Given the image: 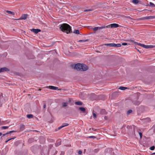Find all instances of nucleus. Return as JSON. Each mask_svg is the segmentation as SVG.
Here are the masks:
<instances>
[{
  "mask_svg": "<svg viewBox=\"0 0 155 155\" xmlns=\"http://www.w3.org/2000/svg\"><path fill=\"white\" fill-rule=\"evenodd\" d=\"M68 102H63L62 104V106L63 107H67L68 105Z\"/></svg>",
  "mask_w": 155,
  "mask_h": 155,
  "instance_id": "nucleus-16",
  "label": "nucleus"
},
{
  "mask_svg": "<svg viewBox=\"0 0 155 155\" xmlns=\"http://www.w3.org/2000/svg\"><path fill=\"white\" fill-rule=\"evenodd\" d=\"M46 107V104H44V106H43L44 108H45Z\"/></svg>",
  "mask_w": 155,
  "mask_h": 155,
  "instance_id": "nucleus-45",
  "label": "nucleus"
},
{
  "mask_svg": "<svg viewBox=\"0 0 155 155\" xmlns=\"http://www.w3.org/2000/svg\"><path fill=\"white\" fill-rule=\"evenodd\" d=\"M93 117L94 118H95L97 117V115L93 113Z\"/></svg>",
  "mask_w": 155,
  "mask_h": 155,
  "instance_id": "nucleus-34",
  "label": "nucleus"
},
{
  "mask_svg": "<svg viewBox=\"0 0 155 155\" xmlns=\"http://www.w3.org/2000/svg\"><path fill=\"white\" fill-rule=\"evenodd\" d=\"M149 6L151 7L152 8L154 7H155V5L153 3L151 2H150L149 3Z\"/></svg>",
  "mask_w": 155,
  "mask_h": 155,
  "instance_id": "nucleus-21",
  "label": "nucleus"
},
{
  "mask_svg": "<svg viewBox=\"0 0 155 155\" xmlns=\"http://www.w3.org/2000/svg\"><path fill=\"white\" fill-rule=\"evenodd\" d=\"M100 97H101V99L102 100H104L105 99V97L104 95H101L100 96Z\"/></svg>",
  "mask_w": 155,
  "mask_h": 155,
  "instance_id": "nucleus-27",
  "label": "nucleus"
},
{
  "mask_svg": "<svg viewBox=\"0 0 155 155\" xmlns=\"http://www.w3.org/2000/svg\"><path fill=\"white\" fill-rule=\"evenodd\" d=\"M92 11V10L91 9H86L84 11V12H89V11Z\"/></svg>",
  "mask_w": 155,
  "mask_h": 155,
  "instance_id": "nucleus-35",
  "label": "nucleus"
},
{
  "mask_svg": "<svg viewBox=\"0 0 155 155\" xmlns=\"http://www.w3.org/2000/svg\"><path fill=\"white\" fill-rule=\"evenodd\" d=\"M2 128L4 129H7L8 128V126H2L1 127Z\"/></svg>",
  "mask_w": 155,
  "mask_h": 155,
  "instance_id": "nucleus-29",
  "label": "nucleus"
},
{
  "mask_svg": "<svg viewBox=\"0 0 155 155\" xmlns=\"http://www.w3.org/2000/svg\"><path fill=\"white\" fill-rule=\"evenodd\" d=\"M3 72L2 68H0V73Z\"/></svg>",
  "mask_w": 155,
  "mask_h": 155,
  "instance_id": "nucleus-43",
  "label": "nucleus"
},
{
  "mask_svg": "<svg viewBox=\"0 0 155 155\" xmlns=\"http://www.w3.org/2000/svg\"><path fill=\"white\" fill-rule=\"evenodd\" d=\"M5 102V100L3 98L2 95H1L0 96V106H1L3 103H4Z\"/></svg>",
  "mask_w": 155,
  "mask_h": 155,
  "instance_id": "nucleus-5",
  "label": "nucleus"
},
{
  "mask_svg": "<svg viewBox=\"0 0 155 155\" xmlns=\"http://www.w3.org/2000/svg\"><path fill=\"white\" fill-rule=\"evenodd\" d=\"M75 104L77 105H81L82 104V103L81 101H78L75 102Z\"/></svg>",
  "mask_w": 155,
  "mask_h": 155,
  "instance_id": "nucleus-17",
  "label": "nucleus"
},
{
  "mask_svg": "<svg viewBox=\"0 0 155 155\" xmlns=\"http://www.w3.org/2000/svg\"><path fill=\"white\" fill-rule=\"evenodd\" d=\"M154 146H153L150 147V149L151 150H153L155 149Z\"/></svg>",
  "mask_w": 155,
  "mask_h": 155,
  "instance_id": "nucleus-31",
  "label": "nucleus"
},
{
  "mask_svg": "<svg viewBox=\"0 0 155 155\" xmlns=\"http://www.w3.org/2000/svg\"><path fill=\"white\" fill-rule=\"evenodd\" d=\"M109 25L110 26L111 28H116L119 26V25L118 24L115 23L111 24Z\"/></svg>",
  "mask_w": 155,
  "mask_h": 155,
  "instance_id": "nucleus-10",
  "label": "nucleus"
},
{
  "mask_svg": "<svg viewBox=\"0 0 155 155\" xmlns=\"http://www.w3.org/2000/svg\"><path fill=\"white\" fill-rule=\"evenodd\" d=\"M89 41L88 39H86V40H79V41H78V42H82L83 43H84L87 42Z\"/></svg>",
  "mask_w": 155,
  "mask_h": 155,
  "instance_id": "nucleus-12",
  "label": "nucleus"
},
{
  "mask_svg": "<svg viewBox=\"0 0 155 155\" xmlns=\"http://www.w3.org/2000/svg\"><path fill=\"white\" fill-rule=\"evenodd\" d=\"M119 89L121 90H125L127 89V87H120L119 88Z\"/></svg>",
  "mask_w": 155,
  "mask_h": 155,
  "instance_id": "nucleus-24",
  "label": "nucleus"
},
{
  "mask_svg": "<svg viewBox=\"0 0 155 155\" xmlns=\"http://www.w3.org/2000/svg\"><path fill=\"white\" fill-rule=\"evenodd\" d=\"M153 154H155V153H152L151 154V155H153Z\"/></svg>",
  "mask_w": 155,
  "mask_h": 155,
  "instance_id": "nucleus-47",
  "label": "nucleus"
},
{
  "mask_svg": "<svg viewBox=\"0 0 155 155\" xmlns=\"http://www.w3.org/2000/svg\"><path fill=\"white\" fill-rule=\"evenodd\" d=\"M104 118L105 120H107L108 119V117L107 116H105Z\"/></svg>",
  "mask_w": 155,
  "mask_h": 155,
  "instance_id": "nucleus-44",
  "label": "nucleus"
},
{
  "mask_svg": "<svg viewBox=\"0 0 155 155\" xmlns=\"http://www.w3.org/2000/svg\"><path fill=\"white\" fill-rule=\"evenodd\" d=\"M109 26H110V25H108V26H101V27H98V29L100 30V29H102L103 28H107L108 27H109Z\"/></svg>",
  "mask_w": 155,
  "mask_h": 155,
  "instance_id": "nucleus-15",
  "label": "nucleus"
},
{
  "mask_svg": "<svg viewBox=\"0 0 155 155\" xmlns=\"http://www.w3.org/2000/svg\"><path fill=\"white\" fill-rule=\"evenodd\" d=\"M139 135H140V138H141V137H142V133H141V132H139Z\"/></svg>",
  "mask_w": 155,
  "mask_h": 155,
  "instance_id": "nucleus-41",
  "label": "nucleus"
},
{
  "mask_svg": "<svg viewBox=\"0 0 155 155\" xmlns=\"http://www.w3.org/2000/svg\"><path fill=\"white\" fill-rule=\"evenodd\" d=\"M105 45L107 46H109L110 47H120L121 46V45L120 44H115L114 43H110L105 44Z\"/></svg>",
  "mask_w": 155,
  "mask_h": 155,
  "instance_id": "nucleus-3",
  "label": "nucleus"
},
{
  "mask_svg": "<svg viewBox=\"0 0 155 155\" xmlns=\"http://www.w3.org/2000/svg\"><path fill=\"white\" fill-rule=\"evenodd\" d=\"M127 43H122V45H127Z\"/></svg>",
  "mask_w": 155,
  "mask_h": 155,
  "instance_id": "nucleus-42",
  "label": "nucleus"
},
{
  "mask_svg": "<svg viewBox=\"0 0 155 155\" xmlns=\"http://www.w3.org/2000/svg\"><path fill=\"white\" fill-rule=\"evenodd\" d=\"M73 33L75 34H79V30H74V31H73Z\"/></svg>",
  "mask_w": 155,
  "mask_h": 155,
  "instance_id": "nucleus-22",
  "label": "nucleus"
},
{
  "mask_svg": "<svg viewBox=\"0 0 155 155\" xmlns=\"http://www.w3.org/2000/svg\"><path fill=\"white\" fill-rule=\"evenodd\" d=\"M15 138V137H13V138H11L10 139H8V140H7V141H5V143H7L8 141H9L11 140L12 139H14V138Z\"/></svg>",
  "mask_w": 155,
  "mask_h": 155,
  "instance_id": "nucleus-30",
  "label": "nucleus"
},
{
  "mask_svg": "<svg viewBox=\"0 0 155 155\" xmlns=\"http://www.w3.org/2000/svg\"><path fill=\"white\" fill-rule=\"evenodd\" d=\"M6 12L9 14L12 15H15V13L9 11H6Z\"/></svg>",
  "mask_w": 155,
  "mask_h": 155,
  "instance_id": "nucleus-13",
  "label": "nucleus"
},
{
  "mask_svg": "<svg viewBox=\"0 0 155 155\" xmlns=\"http://www.w3.org/2000/svg\"><path fill=\"white\" fill-rule=\"evenodd\" d=\"M61 142H60L58 143H56L55 144V145L56 147H57V146H59V145H61Z\"/></svg>",
  "mask_w": 155,
  "mask_h": 155,
  "instance_id": "nucleus-32",
  "label": "nucleus"
},
{
  "mask_svg": "<svg viewBox=\"0 0 155 155\" xmlns=\"http://www.w3.org/2000/svg\"><path fill=\"white\" fill-rule=\"evenodd\" d=\"M89 137L90 138H96V137L94 136H90Z\"/></svg>",
  "mask_w": 155,
  "mask_h": 155,
  "instance_id": "nucleus-39",
  "label": "nucleus"
},
{
  "mask_svg": "<svg viewBox=\"0 0 155 155\" xmlns=\"http://www.w3.org/2000/svg\"><path fill=\"white\" fill-rule=\"evenodd\" d=\"M59 28L61 31L67 34L72 32L71 27L69 25L66 23H64L60 25Z\"/></svg>",
  "mask_w": 155,
  "mask_h": 155,
  "instance_id": "nucleus-2",
  "label": "nucleus"
},
{
  "mask_svg": "<svg viewBox=\"0 0 155 155\" xmlns=\"http://www.w3.org/2000/svg\"><path fill=\"white\" fill-rule=\"evenodd\" d=\"M131 42H134L135 44H137L138 45H139L144 48L145 47V45L144 44H140V43H138L137 42H134V41H131Z\"/></svg>",
  "mask_w": 155,
  "mask_h": 155,
  "instance_id": "nucleus-11",
  "label": "nucleus"
},
{
  "mask_svg": "<svg viewBox=\"0 0 155 155\" xmlns=\"http://www.w3.org/2000/svg\"><path fill=\"white\" fill-rule=\"evenodd\" d=\"M155 18V17L153 16H150L147 17L145 18V19H153Z\"/></svg>",
  "mask_w": 155,
  "mask_h": 155,
  "instance_id": "nucleus-20",
  "label": "nucleus"
},
{
  "mask_svg": "<svg viewBox=\"0 0 155 155\" xmlns=\"http://www.w3.org/2000/svg\"><path fill=\"white\" fill-rule=\"evenodd\" d=\"M1 155H5L4 154H2V153L1 154Z\"/></svg>",
  "mask_w": 155,
  "mask_h": 155,
  "instance_id": "nucleus-49",
  "label": "nucleus"
},
{
  "mask_svg": "<svg viewBox=\"0 0 155 155\" xmlns=\"http://www.w3.org/2000/svg\"><path fill=\"white\" fill-rule=\"evenodd\" d=\"M6 135V134H3V136H5V135Z\"/></svg>",
  "mask_w": 155,
  "mask_h": 155,
  "instance_id": "nucleus-46",
  "label": "nucleus"
},
{
  "mask_svg": "<svg viewBox=\"0 0 155 155\" xmlns=\"http://www.w3.org/2000/svg\"><path fill=\"white\" fill-rule=\"evenodd\" d=\"M25 128V126L23 124H21L20 126V129L21 130H23Z\"/></svg>",
  "mask_w": 155,
  "mask_h": 155,
  "instance_id": "nucleus-18",
  "label": "nucleus"
},
{
  "mask_svg": "<svg viewBox=\"0 0 155 155\" xmlns=\"http://www.w3.org/2000/svg\"><path fill=\"white\" fill-rule=\"evenodd\" d=\"M129 127V126H128L127 127Z\"/></svg>",
  "mask_w": 155,
  "mask_h": 155,
  "instance_id": "nucleus-51",
  "label": "nucleus"
},
{
  "mask_svg": "<svg viewBox=\"0 0 155 155\" xmlns=\"http://www.w3.org/2000/svg\"><path fill=\"white\" fill-rule=\"evenodd\" d=\"M27 117L28 118H33V116L32 115V114H28L27 115Z\"/></svg>",
  "mask_w": 155,
  "mask_h": 155,
  "instance_id": "nucleus-23",
  "label": "nucleus"
},
{
  "mask_svg": "<svg viewBox=\"0 0 155 155\" xmlns=\"http://www.w3.org/2000/svg\"><path fill=\"white\" fill-rule=\"evenodd\" d=\"M79 109L83 113H84L86 111L85 108L83 107H80L79 108Z\"/></svg>",
  "mask_w": 155,
  "mask_h": 155,
  "instance_id": "nucleus-14",
  "label": "nucleus"
},
{
  "mask_svg": "<svg viewBox=\"0 0 155 155\" xmlns=\"http://www.w3.org/2000/svg\"><path fill=\"white\" fill-rule=\"evenodd\" d=\"M39 91H41V89H39Z\"/></svg>",
  "mask_w": 155,
  "mask_h": 155,
  "instance_id": "nucleus-50",
  "label": "nucleus"
},
{
  "mask_svg": "<svg viewBox=\"0 0 155 155\" xmlns=\"http://www.w3.org/2000/svg\"><path fill=\"white\" fill-rule=\"evenodd\" d=\"M31 31L34 32L35 34H37L38 32L41 31V30L38 29H35L33 28L31 29Z\"/></svg>",
  "mask_w": 155,
  "mask_h": 155,
  "instance_id": "nucleus-6",
  "label": "nucleus"
},
{
  "mask_svg": "<svg viewBox=\"0 0 155 155\" xmlns=\"http://www.w3.org/2000/svg\"><path fill=\"white\" fill-rule=\"evenodd\" d=\"M72 67L77 71H85L88 69V67L85 64L78 63Z\"/></svg>",
  "mask_w": 155,
  "mask_h": 155,
  "instance_id": "nucleus-1",
  "label": "nucleus"
},
{
  "mask_svg": "<svg viewBox=\"0 0 155 155\" xmlns=\"http://www.w3.org/2000/svg\"><path fill=\"white\" fill-rule=\"evenodd\" d=\"M144 48L148 49L149 48V45H145Z\"/></svg>",
  "mask_w": 155,
  "mask_h": 155,
  "instance_id": "nucleus-38",
  "label": "nucleus"
},
{
  "mask_svg": "<svg viewBox=\"0 0 155 155\" xmlns=\"http://www.w3.org/2000/svg\"><path fill=\"white\" fill-rule=\"evenodd\" d=\"M154 47H155V46H153V45H149V48H153Z\"/></svg>",
  "mask_w": 155,
  "mask_h": 155,
  "instance_id": "nucleus-33",
  "label": "nucleus"
},
{
  "mask_svg": "<svg viewBox=\"0 0 155 155\" xmlns=\"http://www.w3.org/2000/svg\"><path fill=\"white\" fill-rule=\"evenodd\" d=\"M46 88H48L49 89L54 90H59L58 89V87H54L52 86H47L46 87Z\"/></svg>",
  "mask_w": 155,
  "mask_h": 155,
  "instance_id": "nucleus-7",
  "label": "nucleus"
},
{
  "mask_svg": "<svg viewBox=\"0 0 155 155\" xmlns=\"http://www.w3.org/2000/svg\"><path fill=\"white\" fill-rule=\"evenodd\" d=\"M2 69L3 72L9 71V70L6 67L2 68Z\"/></svg>",
  "mask_w": 155,
  "mask_h": 155,
  "instance_id": "nucleus-19",
  "label": "nucleus"
},
{
  "mask_svg": "<svg viewBox=\"0 0 155 155\" xmlns=\"http://www.w3.org/2000/svg\"><path fill=\"white\" fill-rule=\"evenodd\" d=\"M91 29H93L95 31H96L98 30V27H95L94 28H92Z\"/></svg>",
  "mask_w": 155,
  "mask_h": 155,
  "instance_id": "nucleus-25",
  "label": "nucleus"
},
{
  "mask_svg": "<svg viewBox=\"0 0 155 155\" xmlns=\"http://www.w3.org/2000/svg\"><path fill=\"white\" fill-rule=\"evenodd\" d=\"M132 2L134 4H137L139 2V1L138 0H133L132 1Z\"/></svg>",
  "mask_w": 155,
  "mask_h": 155,
  "instance_id": "nucleus-26",
  "label": "nucleus"
},
{
  "mask_svg": "<svg viewBox=\"0 0 155 155\" xmlns=\"http://www.w3.org/2000/svg\"><path fill=\"white\" fill-rule=\"evenodd\" d=\"M2 135V134L0 132V136H1Z\"/></svg>",
  "mask_w": 155,
  "mask_h": 155,
  "instance_id": "nucleus-48",
  "label": "nucleus"
},
{
  "mask_svg": "<svg viewBox=\"0 0 155 155\" xmlns=\"http://www.w3.org/2000/svg\"><path fill=\"white\" fill-rule=\"evenodd\" d=\"M132 112V110H128L127 112V114H130Z\"/></svg>",
  "mask_w": 155,
  "mask_h": 155,
  "instance_id": "nucleus-28",
  "label": "nucleus"
},
{
  "mask_svg": "<svg viewBox=\"0 0 155 155\" xmlns=\"http://www.w3.org/2000/svg\"><path fill=\"white\" fill-rule=\"evenodd\" d=\"M69 124L67 123H64L62 124V125L61 126L59 127L58 128V129L60 130L61 128H63V127H65V126H68Z\"/></svg>",
  "mask_w": 155,
  "mask_h": 155,
  "instance_id": "nucleus-8",
  "label": "nucleus"
},
{
  "mask_svg": "<svg viewBox=\"0 0 155 155\" xmlns=\"http://www.w3.org/2000/svg\"><path fill=\"white\" fill-rule=\"evenodd\" d=\"M15 131H9V132H7L6 134V135H7V134H8L12 133V132H15Z\"/></svg>",
  "mask_w": 155,
  "mask_h": 155,
  "instance_id": "nucleus-36",
  "label": "nucleus"
},
{
  "mask_svg": "<svg viewBox=\"0 0 155 155\" xmlns=\"http://www.w3.org/2000/svg\"><path fill=\"white\" fill-rule=\"evenodd\" d=\"M28 16V15L27 14H23L21 15V17L19 18L17 20H25L27 18Z\"/></svg>",
  "mask_w": 155,
  "mask_h": 155,
  "instance_id": "nucleus-4",
  "label": "nucleus"
},
{
  "mask_svg": "<svg viewBox=\"0 0 155 155\" xmlns=\"http://www.w3.org/2000/svg\"><path fill=\"white\" fill-rule=\"evenodd\" d=\"M78 154H81L82 153V151L81 150H79L78 151Z\"/></svg>",
  "mask_w": 155,
  "mask_h": 155,
  "instance_id": "nucleus-40",
  "label": "nucleus"
},
{
  "mask_svg": "<svg viewBox=\"0 0 155 155\" xmlns=\"http://www.w3.org/2000/svg\"><path fill=\"white\" fill-rule=\"evenodd\" d=\"M107 113L105 109H102L100 111V114L102 115H105L107 114Z\"/></svg>",
  "mask_w": 155,
  "mask_h": 155,
  "instance_id": "nucleus-9",
  "label": "nucleus"
},
{
  "mask_svg": "<svg viewBox=\"0 0 155 155\" xmlns=\"http://www.w3.org/2000/svg\"><path fill=\"white\" fill-rule=\"evenodd\" d=\"M127 18H129V19H131V20H136L135 19L132 18H130V17H129V16L127 17Z\"/></svg>",
  "mask_w": 155,
  "mask_h": 155,
  "instance_id": "nucleus-37",
  "label": "nucleus"
}]
</instances>
